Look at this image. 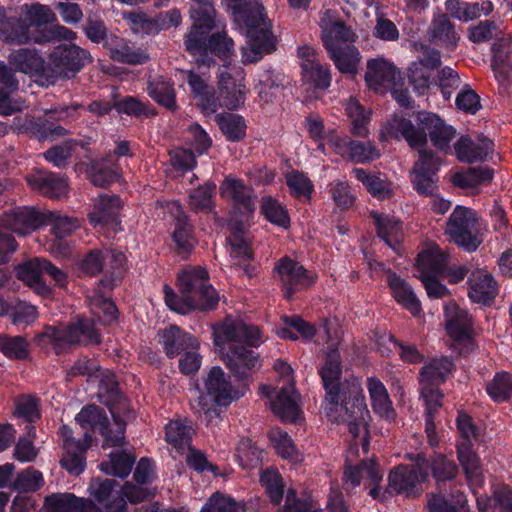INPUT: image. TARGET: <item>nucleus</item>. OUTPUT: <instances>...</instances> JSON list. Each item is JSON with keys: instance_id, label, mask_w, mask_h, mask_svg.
<instances>
[{"instance_id": "nucleus-1", "label": "nucleus", "mask_w": 512, "mask_h": 512, "mask_svg": "<svg viewBox=\"0 0 512 512\" xmlns=\"http://www.w3.org/2000/svg\"><path fill=\"white\" fill-rule=\"evenodd\" d=\"M417 125L411 120L394 116L388 123V134L391 137L402 136L410 147L418 149L419 158L412 169V184L418 194L434 196L437 191L436 174L441 161L431 150H426L427 137L439 150L450 149V142L456 135V130L436 114L420 111L416 116Z\"/></svg>"}, {"instance_id": "nucleus-2", "label": "nucleus", "mask_w": 512, "mask_h": 512, "mask_svg": "<svg viewBox=\"0 0 512 512\" xmlns=\"http://www.w3.org/2000/svg\"><path fill=\"white\" fill-rule=\"evenodd\" d=\"M319 374L326 391V416L332 422L346 425L357 435L369 418L360 379L350 376L340 381L342 360L337 348H328Z\"/></svg>"}, {"instance_id": "nucleus-3", "label": "nucleus", "mask_w": 512, "mask_h": 512, "mask_svg": "<svg viewBox=\"0 0 512 512\" xmlns=\"http://www.w3.org/2000/svg\"><path fill=\"white\" fill-rule=\"evenodd\" d=\"M178 290L179 296L170 286H164L166 305L181 314L192 310H212L219 301L218 293L209 283L207 270L200 266L186 269L179 274Z\"/></svg>"}, {"instance_id": "nucleus-4", "label": "nucleus", "mask_w": 512, "mask_h": 512, "mask_svg": "<svg viewBox=\"0 0 512 512\" xmlns=\"http://www.w3.org/2000/svg\"><path fill=\"white\" fill-rule=\"evenodd\" d=\"M53 343L54 350L59 353L65 345L87 346L100 344L101 335L95 324L88 318H77L63 326H45L43 331L35 336V343L44 347L47 341Z\"/></svg>"}, {"instance_id": "nucleus-5", "label": "nucleus", "mask_w": 512, "mask_h": 512, "mask_svg": "<svg viewBox=\"0 0 512 512\" xmlns=\"http://www.w3.org/2000/svg\"><path fill=\"white\" fill-rule=\"evenodd\" d=\"M92 61L93 57L86 49L74 43L59 44L47 57L44 77L50 83L57 80H68L74 78Z\"/></svg>"}, {"instance_id": "nucleus-6", "label": "nucleus", "mask_w": 512, "mask_h": 512, "mask_svg": "<svg viewBox=\"0 0 512 512\" xmlns=\"http://www.w3.org/2000/svg\"><path fill=\"white\" fill-rule=\"evenodd\" d=\"M114 424L117 426L115 437L110 434V422L105 411L97 405H87L83 407L76 415L75 420L82 428L98 429L99 433L104 437L103 448L106 447H120L125 444V429L126 422L116 414L112 409L110 410Z\"/></svg>"}, {"instance_id": "nucleus-7", "label": "nucleus", "mask_w": 512, "mask_h": 512, "mask_svg": "<svg viewBox=\"0 0 512 512\" xmlns=\"http://www.w3.org/2000/svg\"><path fill=\"white\" fill-rule=\"evenodd\" d=\"M476 224L477 218L471 209L457 206L448 219L446 233L459 247L472 252L481 243L476 235Z\"/></svg>"}, {"instance_id": "nucleus-8", "label": "nucleus", "mask_w": 512, "mask_h": 512, "mask_svg": "<svg viewBox=\"0 0 512 512\" xmlns=\"http://www.w3.org/2000/svg\"><path fill=\"white\" fill-rule=\"evenodd\" d=\"M411 465H399L389 474V487L396 493L410 492L421 482L428 480L426 455L422 452L406 455Z\"/></svg>"}, {"instance_id": "nucleus-9", "label": "nucleus", "mask_w": 512, "mask_h": 512, "mask_svg": "<svg viewBox=\"0 0 512 512\" xmlns=\"http://www.w3.org/2000/svg\"><path fill=\"white\" fill-rule=\"evenodd\" d=\"M218 348L225 366L239 381H252V375L261 367L258 353L237 344Z\"/></svg>"}, {"instance_id": "nucleus-10", "label": "nucleus", "mask_w": 512, "mask_h": 512, "mask_svg": "<svg viewBox=\"0 0 512 512\" xmlns=\"http://www.w3.org/2000/svg\"><path fill=\"white\" fill-rule=\"evenodd\" d=\"M214 343L217 347H225L226 344L257 347L260 344V330L242 319L227 317L214 331Z\"/></svg>"}, {"instance_id": "nucleus-11", "label": "nucleus", "mask_w": 512, "mask_h": 512, "mask_svg": "<svg viewBox=\"0 0 512 512\" xmlns=\"http://www.w3.org/2000/svg\"><path fill=\"white\" fill-rule=\"evenodd\" d=\"M274 272L282 284L284 297L292 298L298 290L310 287L315 278L300 263L289 257L281 258L274 267Z\"/></svg>"}, {"instance_id": "nucleus-12", "label": "nucleus", "mask_w": 512, "mask_h": 512, "mask_svg": "<svg viewBox=\"0 0 512 512\" xmlns=\"http://www.w3.org/2000/svg\"><path fill=\"white\" fill-rule=\"evenodd\" d=\"M205 391L202 397L210 398L215 405L224 407L243 395L232 386L229 376L219 366L210 369L205 379Z\"/></svg>"}, {"instance_id": "nucleus-13", "label": "nucleus", "mask_w": 512, "mask_h": 512, "mask_svg": "<svg viewBox=\"0 0 512 512\" xmlns=\"http://www.w3.org/2000/svg\"><path fill=\"white\" fill-rule=\"evenodd\" d=\"M46 224L45 214L32 207H18L4 214L2 226L18 235H27Z\"/></svg>"}, {"instance_id": "nucleus-14", "label": "nucleus", "mask_w": 512, "mask_h": 512, "mask_svg": "<svg viewBox=\"0 0 512 512\" xmlns=\"http://www.w3.org/2000/svg\"><path fill=\"white\" fill-rule=\"evenodd\" d=\"M221 196L232 201L233 206L243 216H250L255 210L254 190L243 181L226 177L220 187Z\"/></svg>"}, {"instance_id": "nucleus-15", "label": "nucleus", "mask_w": 512, "mask_h": 512, "mask_svg": "<svg viewBox=\"0 0 512 512\" xmlns=\"http://www.w3.org/2000/svg\"><path fill=\"white\" fill-rule=\"evenodd\" d=\"M223 68L218 75V107L236 110L245 103V85L233 78L227 71V65H223Z\"/></svg>"}, {"instance_id": "nucleus-16", "label": "nucleus", "mask_w": 512, "mask_h": 512, "mask_svg": "<svg viewBox=\"0 0 512 512\" xmlns=\"http://www.w3.org/2000/svg\"><path fill=\"white\" fill-rule=\"evenodd\" d=\"M29 186L39 194L60 199L68 194L67 179L53 172L38 171L26 178Z\"/></svg>"}, {"instance_id": "nucleus-17", "label": "nucleus", "mask_w": 512, "mask_h": 512, "mask_svg": "<svg viewBox=\"0 0 512 512\" xmlns=\"http://www.w3.org/2000/svg\"><path fill=\"white\" fill-rule=\"evenodd\" d=\"M427 35L431 43L451 51L456 49L460 40V33L445 13H439L433 17Z\"/></svg>"}, {"instance_id": "nucleus-18", "label": "nucleus", "mask_w": 512, "mask_h": 512, "mask_svg": "<svg viewBox=\"0 0 512 512\" xmlns=\"http://www.w3.org/2000/svg\"><path fill=\"white\" fill-rule=\"evenodd\" d=\"M398 76L400 73L396 67L384 59H371L367 62L365 80L375 92L394 87Z\"/></svg>"}, {"instance_id": "nucleus-19", "label": "nucleus", "mask_w": 512, "mask_h": 512, "mask_svg": "<svg viewBox=\"0 0 512 512\" xmlns=\"http://www.w3.org/2000/svg\"><path fill=\"white\" fill-rule=\"evenodd\" d=\"M445 326L448 335L455 342L470 339L472 320L466 310L456 303L450 302L445 306Z\"/></svg>"}, {"instance_id": "nucleus-20", "label": "nucleus", "mask_w": 512, "mask_h": 512, "mask_svg": "<svg viewBox=\"0 0 512 512\" xmlns=\"http://www.w3.org/2000/svg\"><path fill=\"white\" fill-rule=\"evenodd\" d=\"M161 344L165 354L169 358H174L188 349L197 350L199 342L191 334L181 330L176 325H170L159 333Z\"/></svg>"}, {"instance_id": "nucleus-21", "label": "nucleus", "mask_w": 512, "mask_h": 512, "mask_svg": "<svg viewBox=\"0 0 512 512\" xmlns=\"http://www.w3.org/2000/svg\"><path fill=\"white\" fill-rule=\"evenodd\" d=\"M42 261L43 258L38 257L25 261L16 266L15 273L16 277L32 288L36 294L43 298H50L52 290L42 279Z\"/></svg>"}, {"instance_id": "nucleus-22", "label": "nucleus", "mask_w": 512, "mask_h": 512, "mask_svg": "<svg viewBox=\"0 0 512 512\" xmlns=\"http://www.w3.org/2000/svg\"><path fill=\"white\" fill-rule=\"evenodd\" d=\"M210 31L191 29L184 36L185 50L194 58L196 65L210 67L215 65V59L209 55Z\"/></svg>"}, {"instance_id": "nucleus-23", "label": "nucleus", "mask_w": 512, "mask_h": 512, "mask_svg": "<svg viewBox=\"0 0 512 512\" xmlns=\"http://www.w3.org/2000/svg\"><path fill=\"white\" fill-rule=\"evenodd\" d=\"M493 147V142L486 137L479 138V142H474L469 136H461L454 144L458 159L466 163L484 161L493 151Z\"/></svg>"}, {"instance_id": "nucleus-24", "label": "nucleus", "mask_w": 512, "mask_h": 512, "mask_svg": "<svg viewBox=\"0 0 512 512\" xmlns=\"http://www.w3.org/2000/svg\"><path fill=\"white\" fill-rule=\"evenodd\" d=\"M186 81L193 98L197 100V106L204 113H215L218 109V101L214 90L207 84L206 80L193 70H189L186 72Z\"/></svg>"}, {"instance_id": "nucleus-25", "label": "nucleus", "mask_w": 512, "mask_h": 512, "mask_svg": "<svg viewBox=\"0 0 512 512\" xmlns=\"http://www.w3.org/2000/svg\"><path fill=\"white\" fill-rule=\"evenodd\" d=\"M298 397L293 385L284 387L277 393L276 398L270 401L271 410L283 422L295 423L300 415Z\"/></svg>"}, {"instance_id": "nucleus-26", "label": "nucleus", "mask_w": 512, "mask_h": 512, "mask_svg": "<svg viewBox=\"0 0 512 512\" xmlns=\"http://www.w3.org/2000/svg\"><path fill=\"white\" fill-rule=\"evenodd\" d=\"M120 210L119 196L102 194L95 201L93 210L88 214V218L94 227L104 226L114 223Z\"/></svg>"}, {"instance_id": "nucleus-27", "label": "nucleus", "mask_w": 512, "mask_h": 512, "mask_svg": "<svg viewBox=\"0 0 512 512\" xmlns=\"http://www.w3.org/2000/svg\"><path fill=\"white\" fill-rule=\"evenodd\" d=\"M449 255L437 245H432L420 252L416 258V268L420 275H444Z\"/></svg>"}, {"instance_id": "nucleus-28", "label": "nucleus", "mask_w": 512, "mask_h": 512, "mask_svg": "<svg viewBox=\"0 0 512 512\" xmlns=\"http://www.w3.org/2000/svg\"><path fill=\"white\" fill-rule=\"evenodd\" d=\"M116 485V481L112 479L92 482L90 485L91 496L98 504L103 505L108 512H127L126 500L121 495L111 501L113 489Z\"/></svg>"}, {"instance_id": "nucleus-29", "label": "nucleus", "mask_w": 512, "mask_h": 512, "mask_svg": "<svg viewBox=\"0 0 512 512\" xmlns=\"http://www.w3.org/2000/svg\"><path fill=\"white\" fill-rule=\"evenodd\" d=\"M326 50L339 72L349 75L357 74L361 63V55L356 46L345 44L344 46L332 47Z\"/></svg>"}, {"instance_id": "nucleus-30", "label": "nucleus", "mask_w": 512, "mask_h": 512, "mask_svg": "<svg viewBox=\"0 0 512 512\" xmlns=\"http://www.w3.org/2000/svg\"><path fill=\"white\" fill-rule=\"evenodd\" d=\"M370 215L375 222L378 237L391 249L398 251L402 237L400 221L394 216H389L377 211H372Z\"/></svg>"}, {"instance_id": "nucleus-31", "label": "nucleus", "mask_w": 512, "mask_h": 512, "mask_svg": "<svg viewBox=\"0 0 512 512\" xmlns=\"http://www.w3.org/2000/svg\"><path fill=\"white\" fill-rule=\"evenodd\" d=\"M454 368L453 360L447 356L434 358L420 369V385L439 387Z\"/></svg>"}, {"instance_id": "nucleus-32", "label": "nucleus", "mask_w": 512, "mask_h": 512, "mask_svg": "<svg viewBox=\"0 0 512 512\" xmlns=\"http://www.w3.org/2000/svg\"><path fill=\"white\" fill-rule=\"evenodd\" d=\"M387 283L392 290L393 297L398 303L411 311L412 314H419L421 310L420 302L412 287L403 278L389 270Z\"/></svg>"}, {"instance_id": "nucleus-33", "label": "nucleus", "mask_w": 512, "mask_h": 512, "mask_svg": "<svg viewBox=\"0 0 512 512\" xmlns=\"http://www.w3.org/2000/svg\"><path fill=\"white\" fill-rule=\"evenodd\" d=\"M446 11L455 19L468 22L482 15H488L493 6L490 1L479 3H468L459 0H447L445 3Z\"/></svg>"}, {"instance_id": "nucleus-34", "label": "nucleus", "mask_w": 512, "mask_h": 512, "mask_svg": "<svg viewBox=\"0 0 512 512\" xmlns=\"http://www.w3.org/2000/svg\"><path fill=\"white\" fill-rule=\"evenodd\" d=\"M112 60L129 65L144 64L149 55L141 49H133L124 40L112 39L104 43Z\"/></svg>"}, {"instance_id": "nucleus-35", "label": "nucleus", "mask_w": 512, "mask_h": 512, "mask_svg": "<svg viewBox=\"0 0 512 512\" xmlns=\"http://www.w3.org/2000/svg\"><path fill=\"white\" fill-rule=\"evenodd\" d=\"M8 60L10 65H12L16 71H20L25 74L41 72L44 76L46 63L35 50L28 48L18 49L9 55Z\"/></svg>"}, {"instance_id": "nucleus-36", "label": "nucleus", "mask_w": 512, "mask_h": 512, "mask_svg": "<svg viewBox=\"0 0 512 512\" xmlns=\"http://www.w3.org/2000/svg\"><path fill=\"white\" fill-rule=\"evenodd\" d=\"M426 463L428 466V476L432 475L436 485H441L446 482L453 481L459 474V468L457 464L447 458L444 454H434L430 459L426 457Z\"/></svg>"}, {"instance_id": "nucleus-37", "label": "nucleus", "mask_w": 512, "mask_h": 512, "mask_svg": "<svg viewBox=\"0 0 512 512\" xmlns=\"http://www.w3.org/2000/svg\"><path fill=\"white\" fill-rule=\"evenodd\" d=\"M321 38L325 49H328L352 44L356 40L357 35L351 27L346 26L344 21L337 20L322 28Z\"/></svg>"}, {"instance_id": "nucleus-38", "label": "nucleus", "mask_w": 512, "mask_h": 512, "mask_svg": "<svg viewBox=\"0 0 512 512\" xmlns=\"http://www.w3.org/2000/svg\"><path fill=\"white\" fill-rule=\"evenodd\" d=\"M147 92L159 105L170 111L177 110L174 85L169 80L162 76L148 80Z\"/></svg>"}, {"instance_id": "nucleus-39", "label": "nucleus", "mask_w": 512, "mask_h": 512, "mask_svg": "<svg viewBox=\"0 0 512 512\" xmlns=\"http://www.w3.org/2000/svg\"><path fill=\"white\" fill-rule=\"evenodd\" d=\"M284 89V76L274 71H265L255 86L257 95L265 104H272Z\"/></svg>"}, {"instance_id": "nucleus-40", "label": "nucleus", "mask_w": 512, "mask_h": 512, "mask_svg": "<svg viewBox=\"0 0 512 512\" xmlns=\"http://www.w3.org/2000/svg\"><path fill=\"white\" fill-rule=\"evenodd\" d=\"M475 282L471 284L469 297L475 303L490 305L497 296V283L493 277L483 272L474 274Z\"/></svg>"}, {"instance_id": "nucleus-41", "label": "nucleus", "mask_w": 512, "mask_h": 512, "mask_svg": "<svg viewBox=\"0 0 512 512\" xmlns=\"http://www.w3.org/2000/svg\"><path fill=\"white\" fill-rule=\"evenodd\" d=\"M193 433L191 422L187 419L184 422L171 421L166 426V440L178 451L190 449Z\"/></svg>"}, {"instance_id": "nucleus-42", "label": "nucleus", "mask_w": 512, "mask_h": 512, "mask_svg": "<svg viewBox=\"0 0 512 512\" xmlns=\"http://www.w3.org/2000/svg\"><path fill=\"white\" fill-rule=\"evenodd\" d=\"M86 172L92 184L100 188H107L119 179V174L107 165L105 158L91 159L87 163Z\"/></svg>"}, {"instance_id": "nucleus-43", "label": "nucleus", "mask_w": 512, "mask_h": 512, "mask_svg": "<svg viewBox=\"0 0 512 512\" xmlns=\"http://www.w3.org/2000/svg\"><path fill=\"white\" fill-rule=\"evenodd\" d=\"M457 458L464 470L468 483L473 486H480L483 482L482 468L473 448L462 445L457 450Z\"/></svg>"}, {"instance_id": "nucleus-44", "label": "nucleus", "mask_w": 512, "mask_h": 512, "mask_svg": "<svg viewBox=\"0 0 512 512\" xmlns=\"http://www.w3.org/2000/svg\"><path fill=\"white\" fill-rule=\"evenodd\" d=\"M18 82L11 70L3 62H0V114L11 115L17 108L12 105L10 93L17 89Z\"/></svg>"}, {"instance_id": "nucleus-45", "label": "nucleus", "mask_w": 512, "mask_h": 512, "mask_svg": "<svg viewBox=\"0 0 512 512\" xmlns=\"http://www.w3.org/2000/svg\"><path fill=\"white\" fill-rule=\"evenodd\" d=\"M110 459L100 464V469L107 475L116 476L119 478H126L136 461L135 456L126 453L125 451L112 452L109 455Z\"/></svg>"}, {"instance_id": "nucleus-46", "label": "nucleus", "mask_w": 512, "mask_h": 512, "mask_svg": "<svg viewBox=\"0 0 512 512\" xmlns=\"http://www.w3.org/2000/svg\"><path fill=\"white\" fill-rule=\"evenodd\" d=\"M191 29L210 31L215 28L216 11L209 0L194 2L190 8Z\"/></svg>"}, {"instance_id": "nucleus-47", "label": "nucleus", "mask_w": 512, "mask_h": 512, "mask_svg": "<svg viewBox=\"0 0 512 512\" xmlns=\"http://www.w3.org/2000/svg\"><path fill=\"white\" fill-rule=\"evenodd\" d=\"M355 177L363 183L368 192L378 199H389L392 196L391 184L375 174L362 168H354Z\"/></svg>"}, {"instance_id": "nucleus-48", "label": "nucleus", "mask_w": 512, "mask_h": 512, "mask_svg": "<svg viewBox=\"0 0 512 512\" xmlns=\"http://www.w3.org/2000/svg\"><path fill=\"white\" fill-rule=\"evenodd\" d=\"M493 170L488 167H470L465 172L455 173L452 183L460 188H474L491 181Z\"/></svg>"}, {"instance_id": "nucleus-49", "label": "nucleus", "mask_w": 512, "mask_h": 512, "mask_svg": "<svg viewBox=\"0 0 512 512\" xmlns=\"http://www.w3.org/2000/svg\"><path fill=\"white\" fill-rule=\"evenodd\" d=\"M216 122L222 133L232 142H238L246 135L244 118L238 114H218L216 116Z\"/></svg>"}, {"instance_id": "nucleus-50", "label": "nucleus", "mask_w": 512, "mask_h": 512, "mask_svg": "<svg viewBox=\"0 0 512 512\" xmlns=\"http://www.w3.org/2000/svg\"><path fill=\"white\" fill-rule=\"evenodd\" d=\"M302 77L305 82L313 84L316 89L326 90L331 83V72L328 67L318 62H301Z\"/></svg>"}, {"instance_id": "nucleus-51", "label": "nucleus", "mask_w": 512, "mask_h": 512, "mask_svg": "<svg viewBox=\"0 0 512 512\" xmlns=\"http://www.w3.org/2000/svg\"><path fill=\"white\" fill-rule=\"evenodd\" d=\"M47 512H85V503L71 493L52 494L45 499Z\"/></svg>"}, {"instance_id": "nucleus-52", "label": "nucleus", "mask_w": 512, "mask_h": 512, "mask_svg": "<svg viewBox=\"0 0 512 512\" xmlns=\"http://www.w3.org/2000/svg\"><path fill=\"white\" fill-rule=\"evenodd\" d=\"M231 247V256L238 259L235 266L243 269L244 273L249 277L252 276L253 267L247 263L253 260V251L250 244L241 235L235 234L228 239Z\"/></svg>"}, {"instance_id": "nucleus-53", "label": "nucleus", "mask_w": 512, "mask_h": 512, "mask_svg": "<svg viewBox=\"0 0 512 512\" xmlns=\"http://www.w3.org/2000/svg\"><path fill=\"white\" fill-rule=\"evenodd\" d=\"M367 385L373 410L381 416H388L392 411V404L383 383L372 377L368 379Z\"/></svg>"}, {"instance_id": "nucleus-54", "label": "nucleus", "mask_w": 512, "mask_h": 512, "mask_svg": "<svg viewBox=\"0 0 512 512\" xmlns=\"http://www.w3.org/2000/svg\"><path fill=\"white\" fill-rule=\"evenodd\" d=\"M285 178L290 194L293 197L299 200L310 201L314 185L303 172L293 170L287 173Z\"/></svg>"}, {"instance_id": "nucleus-55", "label": "nucleus", "mask_w": 512, "mask_h": 512, "mask_svg": "<svg viewBox=\"0 0 512 512\" xmlns=\"http://www.w3.org/2000/svg\"><path fill=\"white\" fill-rule=\"evenodd\" d=\"M216 192V185L213 182H206L199 186L189 196L191 210L211 212L214 208L213 197Z\"/></svg>"}, {"instance_id": "nucleus-56", "label": "nucleus", "mask_w": 512, "mask_h": 512, "mask_svg": "<svg viewBox=\"0 0 512 512\" xmlns=\"http://www.w3.org/2000/svg\"><path fill=\"white\" fill-rule=\"evenodd\" d=\"M486 390L494 401H507L512 396V375L507 372L497 373L487 384Z\"/></svg>"}, {"instance_id": "nucleus-57", "label": "nucleus", "mask_w": 512, "mask_h": 512, "mask_svg": "<svg viewBox=\"0 0 512 512\" xmlns=\"http://www.w3.org/2000/svg\"><path fill=\"white\" fill-rule=\"evenodd\" d=\"M0 351L9 358L26 359L29 355V343L22 336L0 335Z\"/></svg>"}, {"instance_id": "nucleus-58", "label": "nucleus", "mask_w": 512, "mask_h": 512, "mask_svg": "<svg viewBox=\"0 0 512 512\" xmlns=\"http://www.w3.org/2000/svg\"><path fill=\"white\" fill-rule=\"evenodd\" d=\"M261 211L269 222L284 228L289 226L290 219L286 209L271 196L262 198Z\"/></svg>"}, {"instance_id": "nucleus-59", "label": "nucleus", "mask_w": 512, "mask_h": 512, "mask_svg": "<svg viewBox=\"0 0 512 512\" xmlns=\"http://www.w3.org/2000/svg\"><path fill=\"white\" fill-rule=\"evenodd\" d=\"M126 256L122 252L111 251L109 254L110 277L104 276L100 285L106 289H113L122 279L125 272Z\"/></svg>"}, {"instance_id": "nucleus-60", "label": "nucleus", "mask_w": 512, "mask_h": 512, "mask_svg": "<svg viewBox=\"0 0 512 512\" xmlns=\"http://www.w3.org/2000/svg\"><path fill=\"white\" fill-rule=\"evenodd\" d=\"M209 55L226 60L234 54V42L225 32L209 35Z\"/></svg>"}, {"instance_id": "nucleus-61", "label": "nucleus", "mask_w": 512, "mask_h": 512, "mask_svg": "<svg viewBox=\"0 0 512 512\" xmlns=\"http://www.w3.org/2000/svg\"><path fill=\"white\" fill-rule=\"evenodd\" d=\"M114 109L119 114H126L134 117H149L155 115L154 110L149 109V107L143 102L132 96H126L121 100L115 101Z\"/></svg>"}, {"instance_id": "nucleus-62", "label": "nucleus", "mask_w": 512, "mask_h": 512, "mask_svg": "<svg viewBox=\"0 0 512 512\" xmlns=\"http://www.w3.org/2000/svg\"><path fill=\"white\" fill-rule=\"evenodd\" d=\"M261 451L256 448L249 438H243L236 447V457L243 467H257L260 463Z\"/></svg>"}, {"instance_id": "nucleus-63", "label": "nucleus", "mask_w": 512, "mask_h": 512, "mask_svg": "<svg viewBox=\"0 0 512 512\" xmlns=\"http://www.w3.org/2000/svg\"><path fill=\"white\" fill-rule=\"evenodd\" d=\"M43 485L42 474L33 468L22 471L12 483V488L19 492H33Z\"/></svg>"}, {"instance_id": "nucleus-64", "label": "nucleus", "mask_w": 512, "mask_h": 512, "mask_svg": "<svg viewBox=\"0 0 512 512\" xmlns=\"http://www.w3.org/2000/svg\"><path fill=\"white\" fill-rule=\"evenodd\" d=\"M200 512H245V507L243 504L236 503L233 499L216 492Z\"/></svg>"}]
</instances>
